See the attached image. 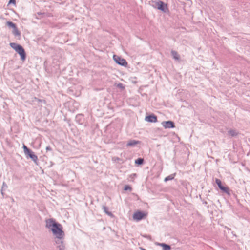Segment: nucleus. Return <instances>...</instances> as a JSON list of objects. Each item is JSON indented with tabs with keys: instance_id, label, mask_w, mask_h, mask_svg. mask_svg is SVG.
Segmentation results:
<instances>
[{
	"instance_id": "f257e3e1",
	"label": "nucleus",
	"mask_w": 250,
	"mask_h": 250,
	"mask_svg": "<svg viewBox=\"0 0 250 250\" xmlns=\"http://www.w3.org/2000/svg\"><path fill=\"white\" fill-rule=\"evenodd\" d=\"M45 226L46 228L51 230L53 235L63 231L62 225L55 222V221L52 218L46 220Z\"/></svg>"
},
{
	"instance_id": "f03ea898",
	"label": "nucleus",
	"mask_w": 250,
	"mask_h": 250,
	"mask_svg": "<svg viewBox=\"0 0 250 250\" xmlns=\"http://www.w3.org/2000/svg\"><path fill=\"white\" fill-rule=\"evenodd\" d=\"M54 242L56 247L59 250H65V245L64 244L65 233L63 231L59 232L58 234L54 235Z\"/></svg>"
},
{
	"instance_id": "7ed1b4c3",
	"label": "nucleus",
	"mask_w": 250,
	"mask_h": 250,
	"mask_svg": "<svg viewBox=\"0 0 250 250\" xmlns=\"http://www.w3.org/2000/svg\"><path fill=\"white\" fill-rule=\"evenodd\" d=\"M10 46L14 49L21 56L22 61H24L26 59V53L23 47L16 43H10Z\"/></svg>"
},
{
	"instance_id": "20e7f679",
	"label": "nucleus",
	"mask_w": 250,
	"mask_h": 250,
	"mask_svg": "<svg viewBox=\"0 0 250 250\" xmlns=\"http://www.w3.org/2000/svg\"><path fill=\"white\" fill-rule=\"evenodd\" d=\"M152 2L155 3V7L158 9L164 12H166L168 11L167 4H165L162 1L159 0H152Z\"/></svg>"
},
{
	"instance_id": "39448f33",
	"label": "nucleus",
	"mask_w": 250,
	"mask_h": 250,
	"mask_svg": "<svg viewBox=\"0 0 250 250\" xmlns=\"http://www.w3.org/2000/svg\"><path fill=\"white\" fill-rule=\"evenodd\" d=\"M113 58L114 61L121 66H126L127 65V62L125 59L116 55H114Z\"/></svg>"
},
{
	"instance_id": "423d86ee",
	"label": "nucleus",
	"mask_w": 250,
	"mask_h": 250,
	"mask_svg": "<svg viewBox=\"0 0 250 250\" xmlns=\"http://www.w3.org/2000/svg\"><path fill=\"white\" fill-rule=\"evenodd\" d=\"M146 215V214L145 213L140 211H138L134 213L133 218L134 220L138 221L143 219Z\"/></svg>"
},
{
	"instance_id": "0eeeda50",
	"label": "nucleus",
	"mask_w": 250,
	"mask_h": 250,
	"mask_svg": "<svg viewBox=\"0 0 250 250\" xmlns=\"http://www.w3.org/2000/svg\"><path fill=\"white\" fill-rule=\"evenodd\" d=\"M25 155H26L27 157H29L31 158L36 164H37L38 157L31 150H30L29 152H27Z\"/></svg>"
},
{
	"instance_id": "6e6552de",
	"label": "nucleus",
	"mask_w": 250,
	"mask_h": 250,
	"mask_svg": "<svg viewBox=\"0 0 250 250\" xmlns=\"http://www.w3.org/2000/svg\"><path fill=\"white\" fill-rule=\"evenodd\" d=\"M162 125L165 128H172L175 127L174 123L171 121H163L162 123Z\"/></svg>"
},
{
	"instance_id": "1a4fd4ad",
	"label": "nucleus",
	"mask_w": 250,
	"mask_h": 250,
	"mask_svg": "<svg viewBox=\"0 0 250 250\" xmlns=\"http://www.w3.org/2000/svg\"><path fill=\"white\" fill-rule=\"evenodd\" d=\"M146 120L151 123H156L157 121V116L154 114L146 116Z\"/></svg>"
},
{
	"instance_id": "9d476101",
	"label": "nucleus",
	"mask_w": 250,
	"mask_h": 250,
	"mask_svg": "<svg viewBox=\"0 0 250 250\" xmlns=\"http://www.w3.org/2000/svg\"><path fill=\"white\" fill-rule=\"evenodd\" d=\"M139 143H140V141H136L135 140H130V141H129L128 142L126 146H134L136 145H137Z\"/></svg>"
},
{
	"instance_id": "9b49d317",
	"label": "nucleus",
	"mask_w": 250,
	"mask_h": 250,
	"mask_svg": "<svg viewBox=\"0 0 250 250\" xmlns=\"http://www.w3.org/2000/svg\"><path fill=\"white\" fill-rule=\"evenodd\" d=\"M76 120L79 124L82 125L83 121V117L82 115H77L76 117Z\"/></svg>"
},
{
	"instance_id": "f8f14e48",
	"label": "nucleus",
	"mask_w": 250,
	"mask_h": 250,
	"mask_svg": "<svg viewBox=\"0 0 250 250\" xmlns=\"http://www.w3.org/2000/svg\"><path fill=\"white\" fill-rule=\"evenodd\" d=\"M171 55L172 56L173 58L175 60H179V58H180L179 55L176 51H175L174 50H172L171 52Z\"/></svg>"
},
{
	"instance_id": "ddd939ff",
	"label": "nucleus",
	"mask_w": 250,
	"mask_h": 250,
	"mask_svg": "<svg viewBox=\"0 0 250 250\" xmlns=\"http://www.w3.org/2000/svg\"><path fill=\"white\" fill-rule=\"evenodd\" d=\"M159 245L163 248V250H170L171 249L170 246L167 244L165 243H160Z\"/></svg>"
},
{
	"instance_id": "4468645a",
	"label": "nucleus",
	"mask_w": 250,
	"mask_h": 250,
	"mask_svg": "<svg viewBox=\"0 0 250 250\" xmlns=\"http://www.w3.org/2000/svg\"><path fill=\"white\" fill-rule=\"evenodd\" d=\"M220 189L223 192L227 193L228 195H230L229 189L228 187L222 186L221 187H220Z\"/></svg>"
},
{
	"instance_id": "2eb2a0df",
	"label": "nucleus",
	"mask_w": 250,
	"mask_h": 250,
	"mask_svg": "<svg viewBox=\"0 0 250 250\" xmlns=\"http://www.w3.org/2000/svg\"><path fill=\"white\" fill-rule=\"evenodd\" d=\"M12 33L15 36H21V33L18 30L17 27H16L15 28L13 29Z\"/></svg>"
},
{
	"instance_id": "dca6fc26",
	"label": "nucleus",
	"mask_w": 250,
	"mask_h": 250,
	"mask_svg": "<svg viewBox=\"0 0 250 250\" xmlns=\"http://www.w3.org/2000/svg\"><path fill=\"white\" fill-rule=\"evenodd\" d=\"M103 210H104V212L106 214H107L108 215H109V216H113V214H112L111 212H110V211H109L108 210V208H107L106 207H105V206H103Z\"/></svg>"
},
{
	"instance_id": "f3484780",
	"label": "nucleus",
	"mask_w": 250,
	"mask_h": 250,
	"mask_svg": "<svg viewBox=\"0 0 250 250\" xmlns=\"http://www.w3.org/2000/svg\"><path fill=\"white\" fill-rule=\"evenodd\" d=\"M175 174H171V175H168V176L166 177L165 178L164 181L165 182H167V181H168L169 180H171L173 179L174 177H175Z\"/></svg>"
},
{
	"instance_id": "a211bd4d",
	"label": "nucleus",
	"mask_w": 250,
	"mask_h": 250,
	"mask_svg": "<svg viewBox=\"0 0 250 250\" xmlns=\"http://www.w3.org/2000/svg\"><path fill=\"white\" fill-rule=\"evenodd\" d=\"M6 25L9 27V28H12L13 29L15 28L16 27V25L15 23H14L13 22H11V21H7L6 22Z\"/></svg>"
},
{
	"instance_id": "6ab92c4d",
	"label": "nucleus",
	"mask_w": 250,
	"mask_h": 250,
	"mask_svg": "<svg viewBox=\"0 0 250 250\" xmlns=\"http://www.w3.org/2000/svg\"><path fill=\"white\" fill-rule=\"evenodd\" d=\"M228 133L230 135H231L232 137L235 136L238 134V133L236 132V131L235 130L233 129L229 130L228 131Z\"/></svg>"
},
{
	"instance_id": "aec40b11",
	"label": "nucleus",
	"mask_w": 250,
	"mask_h": 250,
	"mask_svg": "<svg viewBox=\"0 0 250 250\" xmlns=\"http://www.w3.org/2000/svg\"><path fill=\"white\" fill-rule=\"evenodd\" d=\"M144 162V159L141 158H139L135 161V163L137 165H141Z\"/></svg>"
},
{
	"instance_id": "412c9836",
	"label": "nucleus",
	"mask_w": 250,
	"mask_h": 250,
	"mask_svg": "<svg viewBox=\"0 0 250 250\" xmlns=\"http://www.w3.org/2000/svg\"><path fill=\"white\" fill-rule=\"evenodd\" d=\"M215 182L217 184V185H218V186L219 188H220V187H221L223 186L222 185V183H221V180L220 179H215Z\"/></svg>"
},
{
	"instance_id": "4be33fe9",
	"label": "nucleus",
	"mask_w": 250,
	"mask_h": 250,
	"mask_svg": "<svg viewBox=\"0 0 250 250\" xmlns=\"http://www.w3.org/2000/svg\"><path fill=\"white\" fill-rule=\"evenodd\" d=\"M23 148L25 154L27 152H29V151L30 150L25 145H23Z\"/></svg>"
},
{
	"instance_id": "5701e85b",
	"label": "nucleus",
	"mask_w": 250,
	"mask_h": 250,
	"mask_svg": "<svg viewBox=\"0 0 250 250\" xmlns=\"http://www.w3.org/2000/svg\"><path fill=\"white\" fill-rule=\"evenodd\" d=\"M124 189L125 191H127V190H129V191H131L132 190V188H131V187H130L128 185H125V187H124Z\"/></svg>"
},
{
	"instance_id": "b1692460",
	"label": "nucleus",
	"mask_w": 250,
	"mask_h": 250,
	"mask_svg": "<svg viewBox=\"0 0 250 250\" xmlns=\"http://www.w3.org/2000/svg\"><path fill=\"white\" fill-rule=\"evenodd\" d=\"M116 86L121 89H124L125 88L124 85L122 83L117 84Z\"/></svg>"
},
{
	"instance_id": "393cba45",
	"label": "nucleus",
	"mask_w": 250,
	"mask_h": 250,
	"mask_svg": "<svg viewBox=\"0 0 250 250\" xmlns=\"http://www.w3.org/2000/svg\"><path fill=\"white\" fill-rule=\"evenodd\" d=\"M137 176V174L136 173H133V174H131L130 176H129V178H130V180H132L133 181V179Z\"/></svg>"
},
{
	"instance_id": "a878e982",
	"label": "nucleus",
	"mask_w": 250,
	"mask_h": 250,
	"mask_svg": "<svg viewBox=\"0 0 250 250\" xmlns=\"http://www.w3.org/2000/svg\"><path fill=\"white\" fill-rule=\"evenodd\" d=\"M7 187H8L6 183L5 182H3L2 183V186L1 189L5 190L7 188Z\"/></svg>"
},
{
	"instance_id": "bb28decb",
	"label": "nucleus",
	"mask_w": 250,
	"mask_h": 250,
	"mask_svg": "<svg viewBox=\"0 0 250 250\" xmlns=\"http://www.w3.org/2000/svg\"><path fill=\"white\" fill-rule=\"evenodd\" d=\"M11 3L15 4L16 3V0H10L9 1L8 4H11Z\"/></svg>"
},
{
	"instance_id": "cd10ccee",
	"label": "nucleus",
	"mask_w": 250,
	"mask_h": 250,
	"mask_svg": "<svg viewBox=\"0 0 250 250\" xmlns=\"http://www.w3.org/2000/svg\"><path fill=\"white\" fill-rule=\"evenodd\" d=\"M46 150L47 151H51L52 150L51 147L50 146H47L46 147Z\"/></svg>"
},
{
	"instance_id": "c85d7f7f",
	"label": "nucleus",
	"mask_w": 250,
	"mask_h": 250,
	"mask_svg": "<svg viewBox=\"0 0 250 250\" xmlns=\"http://www.w3.org/2000/svg\"><path fill=\"white\" fill-rule=\"evenodd\" d=\"M3 191L4 190L3 189H1V193L2 194V195L3 196H4V192H3Z\"/></svg>"
},
{
	"instance_id": "c756f323",
	"label": "nucleus",
	"mask_w": 250,
	"mask_h": 250,
	"mask_svg": "<svg viewBox=\"0 0 250 250\" xmlns=\"http://www.w3.org/2000/svg\"><path fill=\"white\" fill-rule=\"evenodd\" d=\"M12 201L13 202H14V199H13V198H12Z\"/></svg>"
}]
</instances>
